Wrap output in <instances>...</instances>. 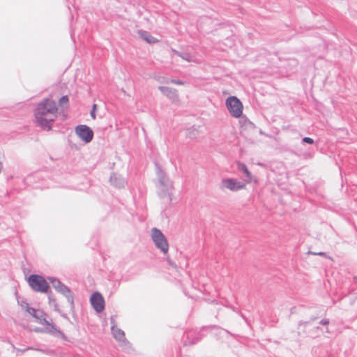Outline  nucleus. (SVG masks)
Returning <instances> with one entry per match:
<instances>
[{"instance_id":"obj_34","label":"nucleus","mask_w":357,"mask_h":357,"mask_svg":"<svg viewBox=\"0 0 357 357\" xmlns=\"http://www.w3.org/2000/svg\"><path fill=\"white\" fill-rule=\"evenodd\" d=\"M24 302H26V301H19L18 300V303L21 305V307L23 308V309H25V304H24Z\"/></svg>"},{"instance_id":"obj_30","label":"nucleus","mask_w":357,"mask_h":357,"mask_svg":"<svg viewBox=\"0 0 357 357\" xmlns=\"http://www.w3.org/2000/svg\"><path fill=\"white\" fill-rule=\"evenodd\" d=\"M29 349H34L33 347H28L25 349H19V351H22V353L27 351V350H29ZM35 350H37V351H43L42 349H35Z\"/></svg>"},{"instance_id":"obj_10","label":"nucleus","mask_w":357,"mask_h":357,"mask_svg":"<svg viewBox=\"0 0 357 357\" xmlns=\"http://www.w3.org/2000/svg\"><path fill=\"white\" fill-rule=\"evenodd\" d=\"M109 182L112 185L117 188H124L126 182L124 178L116 173H112L109 178Z\"/></svg>"},{"instance_id":"obj_29","label":"nucleus","mask_w":357,"mask_h":357,"mask_svg":"<svg viewBox=\"0 0 357 357\" xmlns=\"http://www.w3.org/2000/svg\"><path fill=\"white\" fill-rule=\"evenodd\" d=\"M170 82L172 84H177V85H183L184 84L183 81L180 80V79H172L170 80Z\"/></svg>"},{"instance_id":"obj_20","label":"nucleus","mask_w":357,"mask_h":357,"mask_svg":"<svg viewBox=\"0 0 357 357\" xmlns=\"http://www.w3.org/2000/svg\"><path fill=\"white\" fill-rule=\"evenodd\" d=\"M25 304V310L33 317H35L36 313H38L39 310H36L34 307H29V304L26 302H24Z\"/></svg>"},{"instance_id":"obj_15","label":"nucleus","mask_w":357,"mask_h":357,"mask_svg":"<svg viewBox=\"0 0 357 357\" xmlns=\"http://www.w3.org/2000/svg\"><path fill=\"white\" fill-rule=\"evenodd\" d=\"M111 330L114 337L118 340L121 341V340L125 339V333L121 329L116 328L114 325L112 326Z\"/></svg>"},{"instance_id":"obj_26","label":"nucleus","mask_w":357,"mask_h":357,"mask_svg":"<svg viewBox=\"0 0 357 357\" xmlns=\"http://www.w3.org/2000/svg\"><path fill=\"white\" fill-rule=\"evenodd\" d=\"M154 78L158 81L160 83H168L169 81L166 79L165 77L160 76V75H155Z\"/></svg>"},{"instance_id":"obj_18","label":"nucleus","mask_w":357,"mask_h":357,"mask_svg":"<svg viewBox=\"0 0 357 357\" xmlns=\"http://www.w3.org/2000/svg\"><path fill=\"white\" fill-rule=\"evenodd\" d=\"M172 52L175 55L181 57V59H183L185 61H191V60H192L191 56L190 55V54H188L187 52H179L178 50H176L174 49H172Z\"/></svg>"},{"instance_id":"obj_1","label":"nucleus","mask_w":357,"mask_h":357,"mask_svg":"<svg viewBox=\"0 0 357 357\" xmlns=\"http://www.w3.org/2000/svg\"><path fill=\"white\" fill-rule=\"evenodd\" d=\"M58 109L56 102L46 98L40 100L34 109L37 126L45 130H51L52 123L57 116Z\"/></svg>"},{"instance_id":"obj_33","label":"nucleus","mask_w":357,"mask_h":357,"mask_svg":"<svg viewBox=\"0 0 357 357\" xmlns=\"http://www.w3.org/2000/svg\"><path fill=\"white\" fill-rule=\"evenodd\" d=\"M208 328H211V329H213V328H218V327L217 326H204L202 328V330H205V329H208Z\"/></svg>"},{"instance_id":"obj_21","label":"nucleus","mask_w":357,"mask_h":357,"mask_svg":"<svg viewBox=\"0 0 357 357\" xmlns=\"http://www.w3.org/2000/svg\"><path fill=\"white\" fill-rule=\"evenodd\" d=\"M51 326L52 328H54V330L56 332V333H58L57 337L60 336L64 340H68L66 335L61 331L58 329L53 323L51 324Z\"/></svg>"},{"instance_id":"obj_32","label":"nucleus","mask_w":357,"mask_h":357,"mask_svg":"<svg viewBox=\"0 0 357 357\" xmlns=\"http://www.w3.org/2000/svg\"><path fill=\"white\" fill-rule=\"evenodd\" d=\"M311 254L314 255H319V256H324L326 257V254L324 252H310Z\"/></svg>"},{"instance_id":"obj_27","label":"nucleus","mask_w":357,"mask_h":357,"mask_svg":"<svg viewBox=\"0 0 357 357\" xmlns=\"http://www.w3.org/2000/svg\"><path fill=\"white\" fill-rule=\"evenodd\" d=\"M47 294H48V299H49L50 303L53 302L56 304V299L53 297L52 291H48V293H47Z\"/></svg>"},{"instance_id":"obj_4","label":"nucleus","mask_w":357,"mask_h":357,"mask_svg":"<svg viewBox=\"0 0 357 357\" xmlns=\"http://www.w3.org/2000/svg\"><path fill=\"white\" fill-rule=\"evenodd\" d=\"M151 233L152 239L155 247L160 249L162 252L166 254L168 252L169 244L165 236L159 229L155 227L151 229Z\"/></svg>"},{"instance_id":"obj_11","label":"nucleus","mask_w":357,"mask_h":357,"mask_svg":"<svg viewBox=\"0 0 357 357\" xmlns=\"http://www.w3.org/2000/svg\"><path fill=\"white\" fill-rule=\"evenodd\" d=\"M158 89L164 96H167L170 100H174L178 98L176 89L163 86H160Z\"/></svg>"},{"instance_id":"obj_8","label":"nucleus","mask_w":357,"mask_h":357,"mask_svg":"<svg viewBox=\"0 0 357 357\" xmlns=\"http://www.w3.org/2000/svg\"><path fill=\"white\" fill-rule=\"evenodd\" d=\"M90 303L98 313L102 312L105 309V299L99 291H95L91 295Z\"/></svg>"},{"instance_id":"obj_31","label":"nucleus","mask_w":357,"mask_h":357,"mask_svg":"<svg viewBox=\"0 0 357 357\" xmlns=\"http://www.w3.org/2000/svg\"><path fill=\"white\" fill-rule=\"evenodd\" d=\"M319 324L324 326H326L329 324V320L328 319H321Z\"/></svg>"},{"instance_id":"obj_3","label":"nucleus","mask_w":357,"mask_h":357,"mask_svg":"<svg viewBox=\"0 0 357 357\" xmlns=\"http://www.w3.org/2000/svg\"><path fill=\"white\" fill-rule=\"evenodd\" d=\"M27 282L31 288L36 292L48 293L50 288L47 280L40 275H30L27 278Z\"/></svg>"},{"instance_id":"obj_9","label":"nucleus","mask_w":357,"mask_h":357,"mask_svg":"<svg viewBox=\"0 0 357 357\" xmlns=\"http://www.w3.org/2000/svg\"><path fill=\"white\" fill-rule=\"evenodd\" d=\"M184 337L186 340H184V345H192L199 342L204 334L201 331H189L185 333Z\"/></svg>"},{"instance_id":"obj_7","label":"nucleus","mask_w":357,"mask_h":357,"mask_svg":"<svg viewBox=\"0 0 357 357\" xmlns=\"http://www.w3.org/2000/svg\"><path fill=\"white\" fill-rule=\"evenodd\" d=\"M245 184L244 183L238 181L235 178H223L221 181L220 188H227L231 191L236 192L245 188Z\"/></svg>"},{"instance_id":"obj_35","label":"nucleus","mask_w":357,"mask_h":357,"mask_svg":"<svg viewBox=\"0 0 357 357\" xmlns=\"http://www.w3.org/2000/svg\"><path fill=\"white\" fill-rule=\"evenodd\" d=\"M167 262L172 266H174V267L176 266V265L169 259H167Z\"/></svg>"},{"instance_id":"obj_25","label":"nucleus","mask_w":357,"mask_h":357,"mask_svg":"<svg viewBox=\"0 0 357 357\" xmlns=\"http://www.w3.org/2000/svg\"><path fill=\"white\" fill-rule=\"evenodd\" d=\"M96 108H97V105L96 104H93L92 105V108H91V109L90 111V115H91V117L93 119H96Z\"/></svg>"},{"instance_id":"obj_5","label":"nucleus","mask_w":357,"mask_h":357,"mask_svg":"<svg viewBox=\"0 0 357 357\" xmlns=\"http://www.w3.org/2000/svg\"><path fill=\"white\" fill-rule=\"evenodd\" d=\"M226 106L233 117L239 118L243 114V105L236 96H229L226 100Z\"/></svg>"},{"instance_id":"obj_17","label":"nucleus","mask_w":357,"mask_h":357,"mask_svg":"<svg viewBox=\"0 0 357 357\" xmlns=\"http://www.w3.org/2000/svg\"><path fill=\"white\" fill-rule=\"evenodd\" d=\"M62 295L66 297V298L67 299V301L70 304V309L72 310H73L75 308V303H74V296H73L72 291L70 289V291L68 293H64Z\"/></svg>"},{"instance_id":"obj_24","label":"nucleus","mask_w":357,"mask_h":357,"mask_svg":"<svg viewBox=\"0 0 357 357\" xmlns=\"http://www.w3.org/2000/svg\"><path fill=\"white\" fill-rule=\"evenodd\" d=\"M302 143L303 144H313L314 143V141L312 138L309 137H304L302 139Z\"/></svg>"},{"instance_id":"obj_36","label":"nucleus","mask_w":357,"mask_h":357,"mask_svg":"<svg viewBox=\"0 0 357 357\" xmlns=\"http://www.w3.org/2000/svg\"><path fill=\"white\" fill-rule=\"evenodd\" d=\"M310 322V321H300L299 323V325H302L303 324L304 326H307V324H309Z\"/></svg>"},{"instance_id":"obj_16","label":"nucleus","mask_w":357,"mask_h":357,"mask_svg":"<svg viewBox=\"0 0 357 357\" xmlns=\"http://www.w3.org/2000/svg\"><path fill=\"white\" fill-rule=\"evenodd\" d=\"M47 280L52 284V287L57 290L60 288V287L63 284L61 282V280L54 277H47Z\"/></svg>"},{"instance_id":"obj_22","label":"nucleus","mask_w":357,"mask_h":357,"mask_svg":"<svg viewBox=\"0 0 357 357\" xmlns=\"http://www.w3.org/2000/svg\"><path fill=\"white\" fill-rule=\"evenodd\" d=\"M57 291L61 294H64V293H68L70 291V288L68 287H67L66 285H65L64 284H63L60 288L57 290Z\"/></svg>"},{"instance_id":"obj_6","label":"nucleus","mask_w":357,"mask_h":357,"mask_svg":"<svg viewBox=\"0 0 357 357\" xmlns=\"http://www.w3.org/2000/svg\"><path fill=\"white\" fill-rule=\"evenodd\" d=\"M75 132L78 137L85 144L90 143L93 138L94 133L93 130L86 125L80 124L77 126L75 128Z\"/></svg>"},{"instance_id":"obj_23","label":"nucleus","mask_w":357,"mask_h":357,"mask_svg":"<svg viewBox=\"0 0 357 357\" xmlns=\"http://www.w3.org/2000/svg\"><path fill=\"white\" fill-rule=\"evenodd\" d=\"M121 342V346L125 349H130L131 347L130 342L125 337V339L121 340L120 341Z\"/></svg>"},{"instance_id":"obj_12","label":"nucleus","mask_w":357,"mask_h":357,"mask_svg":"<svg viewBox=\"0 0 357 357\" xmlns=\"http://www.w3.org/2000/svg\"><path fill=\"white\" fill-rule=\"evenodd\" d=\"M138 33L140 38L149 44H155L158 42V40L153 37L149 31L139 30Z\"/></svg>"},{"instance_id":"obj_13","label":"nucleus","mask_w":357,"mask_h":357,"mask_svg":"<svg viewBox=\"0 0 357 357\" xmlns=\"http://www.w3.org/2000/svg\"><path fill=\"white\" fill-rule=\"evenodd\" d=\"M237 169L243 173L245 176V182L250 183L252 181V174L248 169L245 164L243 162H237Z\"/></svg>"},{"instance_id":"obj_2","label":"nucleus","mask_w":357,"mask_h":357,"mask_svg":"<svg viewBox=\"0 0 357 357\" xmlns=\"http://www.w3.org/2000/svg\"><path fill=\"white\" fill-rule=\"evenodd\" d=\"M155 167L156 175L161 188L158 192V195L160 198H165L167 197L169 202H171L173 189L172 183L158 164L155 163Z\"/></svg>"},{"instance_id":"obj_28","label":"nucleus","mask_w":357,"mask_h":357,"mask_svg":"<svg viewBox=\"0 0 357 357\" xmlns=\"http://www.w3.org/2000/svg\"><path fill=\"white\" fill-rule=\"evenodd\" d=\"M50 328H47V331L48 333L55 336V337H57V334L56 332L54 330V328H52L51 326H49Z\"/></svg>"},{"instance_id":"obj_14","label":"nucleus","mask_w":357,"mask_h":357,"mask_svg":"<svg viewBox=\"0 0 357 357\" xmlns=\"http://www.w3.org/2000/svg\"><path fill=\"white\" fill-rule=\"evenodd\" d=\"M46 314L43 310H38V313L35 315L34 318L38 322L44 326H51L52 323H50L45 318Z\"/></svg>"},{"instance_id":"obj_19","label":"nucleus","mask_w":357,"mask_h":357,"mask_svg":"<svg viewBox=\"0 0 357 357\" xmlns=\"http://www.w3.org/2000/svg\"><path fill=\"white\" fill-rule=\"evenodd\" d=\"M69 98L68 96H63L59 100V105L61 107L66 108L68 106Z\"/></svg>"}]
</instances>
